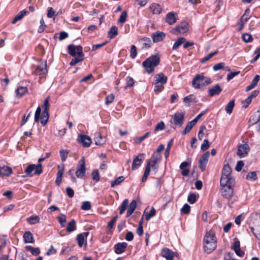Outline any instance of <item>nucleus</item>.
I'll list each match as a JSON object with an SVG mask.
<instances>
[{
    "instance_id": "nucleus-1",
    "label": "nucleus",
    "mask_w": 260,
    "mask_h": 260,
    "mask_svg": "<svg viewBox=\"0 0 260 260\" xmlns=\"http://www.w3.org/2000/svg\"><path fill=\"white\" fill-rule=\"evenodd\" d=\"M49 96L46 98L44 101L42 105L43 108V112L42 115L41 116V108L40 106H38L36 109L35 114V122H38L40 119V122L43 126H45L49 119Z\"/></svg>"
},
{
    "instance_id": "nucleus-2",
    "label": "nucleus",
    "mask_w": 260,
    "mask_h": 260,
    "mask_svg": "<svg viewBox=\"0 0 260 260\" xmlns=\"http://www.w3.org/2000/svg\"><path fill=\"white\" fill-rule=\"evenodd\" d=\"M217 247V240L215 235L210 232H206L203 241V248L204 251L207 253H210L214 250Z\"/></svg>"
},
{
    "instance_id": "nucleus-3",
    "label": "nucleus",
    "mask_w": 260,
    "mask_h": 260,
    "mask_svg": "<svg viewBox=\"0 0 260 260\" xmlns=\"http://www.w3.org/2000/svg\"><path fill=\"white\" fill-rule=\"evenodd\" d=\"M160 58L158 55H154L147 58L142 63L146 72L150 74L153 73L155 68L159 64Z\"/></svg>"
},
{
    "instance_id": "nucleus-4",
    "label": "nucleus",
    "mask_w": 260,
    "mask_h": 260,
    "mask_svg": "<svg viewBox=\"0 0 260 260\" xmlns=\"http://www.w3.org/2000/svg\"><path fill=\"white\" fill-rule=\"evenodd\" d=\"M212 83L210 78L205 77L204 74L196 75L192 81V85L195 89H200Z\"/></svg>"
},
{
    "instance_id": "nucleus-5",
    "label": "nucleus",
    "mask_w": 260,
    "mask_h": 260,
    "mask_svg": "<svg viewBox=\"0 0 260 260\" xmlns=\"http://www.w3.org/2000/svg\"><path fill=\"white\" fill-rule=\"evenodd\" d=\"M232 169L228 164L224 165L222 175L220 178V183L225 184L227 182L230 181H235V179L231 175Z\"/></svg>"
},
{
    "instance_id": "nucleus-6",
    "label": "nucleus",
    "mask_w": 260,
    "mask_h": 260,
    "mask_svg": "<svg viewBox=\"0 0 260 260\" xmlns=\"http://www.w3.org/2000/svg\"><path fill=\"white\" fill-rule=\"evenodd\" d=\"M235 181H230L227 182L225 184H220L222 186L221 189L222 196L225 199L231 198L233 194Z\"/></svg>"
},
{
    "instance_id": "nucleus-7",
    "label": "nucleus",
    "mask_w": 260,
    "mask_h": 260,
    "mask_svg": "<svg viewBox=\"0 0 260 260\" xmlns=\"http://www.w3.org/2000/svg\"><path fill=\"white\" fill-rule=\"evenodd\" d=\"M160 160L161 158L151 156L150 159L147 161L145 168L148 167L149 172H150L151 169L153 173L155 174L158 171Z\"/></svg>"
},
{
    "instance_id": "nucleus-8",
    "label": "nucleus",
    "mask_w": 260,
    "mask_h": 260,
    "mask_svg": "<svg viewBox=\"0 0 260 260\" xmlns=\"http://www.w3.org/2000/svg\"><path fill=\"white\" fill-rule=\"evenodd\" d=\"M185 115V112H176L172 116V119L170 120L171 124L181 127L184 123Z\"/></svg>"
},
{
    "instance_id": "nucleus-9",
    "label": "nucleus",
    "mask_w": 260,
    "mask_h": 260,
    "mask_svg": "<svg viewBox=\"0 0 260 260\" xmlns=\"http://www.w3.org/2000/svg\"><path fill=\"white\" fill-rule=\"evenodd\" d=\"M85 160L84 157H82V158L78 161L77 171L75 173L76 176L79 178H82L85 175L86 168L85 166Z\"/></svg>"
},
{
    "instance_id": "nucleus-10",
    "label": "nucleus",
    "mask_w": 260,
    "mask_h": 260,
    "mask_svg": "<svg viewBox=\"0 0 260 260\" xmlns=\"http://www.w3.org/2000/svg\"><path fill=\"white\" fill-rule=\"evenodd\" d=\"M34 74L39 76L40 78H45L47 74L46 61L38 66L34 72Z\"/></svg>"
},
{
    "instance_id": "nucleus-11",
    "label": "nucleus",
    "mask_w": 260,
    "mask_h": 260,
    "mask_svg": "<svg viewBox=\"0 0 260 260\" xmlns=\"http://www.w3.org/2000/svg\"><path fill=\"white\" fill-rule=\"evenodd\" d=\"M68 53L72 56L83 54L82 47L80 45L75 46L73 44H70L68 47Z\"/></svg>"
},
{
    "instance_id": "nucleus-12",
    "label": "nucleus",
    "mask_w": 260,
    "mask_h": 260,
    "mask_svg": "<svg viewBox=\"0 0 260 260\" xmlns=\"http://www.w3.org/2000/svg\"><path fill=\"white\" fill-rule=\"evenodd\" d=\"M249 150L250 147L249 145L247 143H245L239 146L237 154L240 158L245 157L247 155Z\"/></svg>"
},
{
    "instance_id": "nucleus-13",
    "label": "nucleus",
    "mask_w": 260,
    "mask_h": 260,
    "mask_svg": "<svg viewBox=\"0 0 260 260\" xmlns=\"http://www.w3.org/2000/svg\"><path fill=\"white\" fill-rule=\"evenodd\" d=\"M188 30V24L186 22H182L174 28L171 32L173 34H184Z\"/></svg>"
},
{
    "instance_id": "nucleus-14",
    "label": "nucleus",
    "mask_w": 260,
    "mask_h": 260,
    "mask_svg": "<svg viewBox=\"0 0 260 260\" xmlns=\"http://www.w3.org/2000/svg\"><path fill=\"white\" fill-rule=\"evenodd\" d=\"M144 154L141 153L138 156L134 157L132 169L133 170H136L138 169L142 164L144 160Z\"/></svg>"
},
{
    "instance_id": "nucleus-15",
    "label": "nucleus",
    "mask_w": 260,
    "mask_h": 260,
    "mask_svg": "<svg viewBox=\"0 0 260 260\" xmlns=\"http://www.w3.org/2000/svg\"><path fill=\"white\" fill-rule=\"evenodd\" d=\"M209 156L210 153L209 151H207L204 153L199 159V168L202 172L206 170Z\"/></svg>"
},
{
    "instance_id": "nucleus-16",
    "label": "nucleus",
    "mask_w": 260,
    "mask_h": 260,
    "mask_svg": "<svg viewBox=\"0 0 260 260\" xmlns=\"http://www.w3.org/2000/svg\"><path fill=\"white\" fill-rule=\"evenodd\" d=\"M78 140L84 147H89L92 142L91 138L85 135H79Z\"/></svg>"
},
{
    "instance_id": "nucleus-17",
    "label": "nucleus",
    "mask_w": 260,
    "mask_h": 260,
    "mask_svg": "<svg viewBox=\"0 0 260 260\" xmlns=\"http://www.w3.org/2000/svg\"><path fill=\"white\" fill-rule=\"evenodd\" d=\"M178 20V15L174 12H170L166 16V21L169 25H173Z\"/></svg>"
},
{
    "instance_id": "nucleus-18",
    "label": "nucleus",
    "mask_w": 260,
    "mask_h": 260,
    "mask_svg": "<svg viewBox=\"0 0 260 260\" xmlns=\"http://www.w3.org/2000/svg\"><path fill=\"white\" fill-rule=\"evenodd\" d=\"M166 34L162 31H157L152 33L151 38L153 43H158L164 40Z\"/></svg>"
},
{
    "instance_id": "nucleus-19",
    "label": "nucleus",
    "mask_w": 260,
    "mask_h": 260,
    "mask_svg": "<svg viewBox=\"0 0 260 260\" xmlns=\"http://www.w3.org/2000/svg\"><path fill=\"white\" fill-rule=\"evenodd\" d=\"M175 252L168 248H164L161 251V255L167 260H173L175 256Z\"/></svg>"
},
{
    "instance_id": "nucleus-20",
    "label": "nucleus",
    "mask_w": 260,
    "mask_h": 260,
    "mask_svg": "<svg viewBox=\"0 0 260 260\" xmlns=\"http://www.w3.org/2000/svg\"><path fill=\"white\" fill-rule=\"evenodd\" d=\"M127 247L126 242L118 243L114 245V251L117 254H120L125 251Z\"/></svg>"
},
{
    "instance_id": "nucleus-21",
    "label": "nucleus",
    "mask_w": 260,
    "mask_h": 260,
    "mask_svg": "<svg viewBox=\"0 0 260 260\" xmlns=\"http://www.w3.org/2000/svg\"><path fill=\"white\" fill-rule=\"evenodd\" d=\"M222 90V88L219 84H216L208 90V94L210 96H213L216 95H219Z\"/></svg>"
},
{
    "instance_id": "nucleus-22",
    "label": "nucleus",
    "mask_w": 260,
    "mask_h": 260,
    "mask_svg": "<svg viewBox=\"0 0 260 260\" xmlns=\"http://www.w3.org/2000/svg\"><path fill=\"white\" fill-rule=\"evenodd\" d=\"M154 84L160 83L161 84H165L167 82L168 78L165 76L162 73L156 74L154 78Z\"/></svg>"
},
{
    "instance_id": "nucleus-23",
    "label": "nucleus",
    "mask_w": 260,
    "mask_h": 260,
    "mask_svg": "<svg viewBox=\"0 0 260 260\" xmlns=\"http://www.w3.org/2000/svg\"><path fill=\"white\" fill-rule=\"evenodd\" d=\"M150 11L154 15L160 14L162 12L161 6L157 3H152L149 8Z\"/></svg>"
},
{
    "instance_id": "nucleus-24",
    "label": "nucleus",
    "mask_w": 260,
    "mask_h": 260,
    "mask_svg": "<svg viewBox=\"0 0 260 260\" xmlns=\"http://www.w3.org/2000/svg\"><path fill=\"white\" fill-rule=\"evenodd\" d=\"M12 173V169L9 167L4 166L0 168V176L2 177L9 176Z\"/></svg>"
},
{
    "instance_id": "nucleus-25",
    "label": "nucleus",
    "mask_w": 260,
    "mask_h": 260,
    "mask_svg": "<svg viewBox=\"0 0 260 260\" xmlns=\"http://www.w3.org/2000/svg\"><path fill=\"white\" fill-rule=\"evenodd\" d=\"M25 243H34L35 242L33 235L30 231H26L23 236Z\"/></svg>"
},
{
    "instance_id": "nucleus-26",
    "label": "nucleus",
    "mask_w": 260,
    "mask_h": 260,
    "mask_svg": "<svg viewBox=\"0 0 260 260\" xmlns=\"http://www.w3.org/2000/svg\"><path fill=\"white\" fill-rule=\"evenodd\" d=\"M64 165H63L61 167L58 166V170L57 173V177L55 180V183L57 185H60L62 181V177L63 174Z\"/></svg>"
},
{
    "instance_id": "nucleus-27",
    "label": "nucleus",
    "mask_w": 260,
    "mask_h": 260,
    "mask_svg": "<svg viewBox=\"0 0 260 260\" xmlns=\"http://www.w3.org/2000/svg\"><path fill=\"white\" fill-rule=\"evenodd\" d=\"M137 207V202L133 200L129 204L126 212V217H129L134 212Z\"/></svg>"
},
{
    "instance_id": "nucleus-28",
    "label": "nucleus",
    "mask_w": 260,
    "mask_h": 260,
    "mask_svg": "<svg viewBox=\"0 0 260 260\" xmlns=\"http://www.w3.org/2000/svg\"><path fill=\"white\" fill-rule=\"evenodd\" d=\"M189 166V164L187 161L182 162L180 165V169L182 170L181 174L183 176H187L189 172V169L187 167Z\"/></svg>"
},
{
    "instance_id": "nucleus-29",
    "label": "nucleus",
    "mask_w": 260,
    "mask_h": 260,
    "mask_svg": "<svg viewBox=\"0 0 260 260\" xmlns=\"http://www.w3.org/2000/svg\"><path fill=\"white\" fill-rule=\"evenodd\" d=\"M250 10L249 8L246 9L244 14L241 17V25L243 26L249 19Z\"/></svg>"
},
{
    "instance_id": "nucleus-30",
    "label": "nucleus",
    "mask_w": 260,
    "mask_h": 260,
    "mask_svg": "<svg viewBox=\"0 0 260 260\" xmlns=\"http://www.w3.org/2000/svg\"><path fill=\"white\" fill-rule=\"evenodd\" d=\"M89 235V232H84L82 234H78L77 236L76 240L78 242V245L80 247H82L84 242V236L87 237Z\"/></svg>"
},
{
    "instance_id": "nucleus-31",
    "label": "nucleus",
    "mask_w": 260,
    "mask_h": 260,
    "mask_svg": "<svg viewBox=\"0 0 260 260\" xmlns=\"http://www.w3.org/2000/svg\"><path fill=\"white\" fill-rule=\"evenodd\" d=\"M25 249L27 251H29L34 255H38L40 253V250L39 247H34L31 246H26Z\"/></svg>"
},
{
    "instance_id": "nucleus-32",
    "label": "nucleus",
    "mask_w": 260,
    "mask_h": 260,
    "mask_svg": "<svg viewBox=\"0 0 260 260\" xmlns=\"http://www.w3.org/2000/svg\"><path fill=\"white\" fill-rule=\"evenodd\" d=\"M35 164H30L28 165L27 168H26L25 170V173L26 174V176L27 177H32L35 174H34V169L35 168ZM24 177H25V176H23Z\"/></svg>"
},
{
    "instance_id": "nucleus-33",
    "label": "nucleus",
    "mask_w": 260,
    "mask_h": 260,
    "mask_svg": "<svg viewBox=\"0 0 260 260\" xmlns=\"http://www.w3.org/2000/svg\"><path fill=\"white\" fill-rule=\"evenodd\" d=\"M27 13H28V12L25 10H23L19 12L13 19L12 23H16L18 21L21 20L25 15H26Z\"/></svg>"
},
{
    "instance_id": "nucleus-34",
    "label": "nucleus",
    "mask_w": 260,
    "mask_h": 260,
    "mask_svg": "<svg viewBox=\"0 0 260 260\" xmlns=\"http://www.w3.org/2000/svg\"><path fill=\"white\" fill-rule=\"evenodd\" d=\"M28 90L26 87L24 86H19L16 90V93L18 97H22L27 92Z\"/></svg>"
},
{
    "instance_id": "nucleus-35",
    "label": "nucleus",
    "mask_w": 260,
    "mask_h": 260,
    "mask_svg": "<svg viewBox=\"0 0 260 260\" xmlns=\"http://www.w3.org/2000/svg\"><path fill=\"white\" fill-rule=\"evenodd\" d=\"M77 55V57H75L74 58L72 59L71 62H70V65L71 66H74L77 63L81 62L84 60V55L83 54Z\"/></svg>"
},
{
    "instance_id": "nucleus-36",
    "label": "nucleus",
    "mask_w": 260,
    "mask_h": 260,
    "mask_svg": "<svg viewBox=\"0 0 260 260\" xmlns=\"http://www.w3.org/2000/svg\"><path fill=\"white\" fill-rule=\"evenodd\" d=\"M76 230V224L75 220L72 219L68 223L67 227V231L68 233L72 232Z\"/></svg>"
},
{
    "instance_id": "nucleus-37",
    "label": "nucleus",
    "mask_w": 260,
    "mask_h": 260,
    "mask_svg": "<svg viewBox=\"0 0 260 260\" xmlns=\"http://www.w3.org/2000/svg\"><path fill=\"white\" fill-rule=\"evenodd\" d=\"M234 106H235V100H233L230 101L228 103V104L226 105V106H225V110L226 112L229 114H231L233 112V110L234 107Z\"/></svg>"
},
{
    "instance_id": "nucleus-38",
    "label": "nucleus",
    "mask_w": 260,
    "mask_h": 260,
    "mask_svg": "<svg viewBox=\"0 0 260 260\" xmlns=\"http://www.w3.org/2000/svg\"><path fill=\"white\" fill-rule=\"evenodd\" d=\"M164 148L165 146L163 144H160L158 146L156 151L153 152L152 156L161 159L162 156L161 154H160V152L162 151Z\"/></svg>"
},
{
    "instance_id": "nucleus-39",
    "label": "nucleus",
    "mask_w": 260,
    "mask_h": 260,
    "mask_svg": "<svg viewBox=\"0 0 260 260\" xmlns=\"http://www.w3.org/2000/svg\"><path fill=\"white\" fill-rule=\"evenodd\" d=\"M118 34V27L112 26L108 31V36L110 39L114 38Z\"/></svg>"
},
{
    "instance_id": "nucleus-40",
    "label": "nucleus",
    "mask_w": 260,
    "mask_h": 260,
    "mask_svg": "<svg viewBox=\"0 0 260 260\" xmlns=\"http://www.w3.org/2000/svg\"><path fill=\"white\" fill-rule=\"evenodd\" d=\"M143 48L148 49L151 47V41L149 38L144 37L142 39Z\"/></svg>"
},
{
    "instance_id": "nucleus-41",
    "label": "nucleus",
    "mask_w": 260,
    "mask_h": 260,
    "mask_svg": "<svg viewBox=\"0 0 260 260\" xmlns=\"http://www.w3.org/2000/svg\"><path fill=\"white\" fill-rule=\"evenodd\" d=\"M185 41V39L183 37L179 38L174 43L173 46V50H176Z\"/></svg>"
},
{
    "instance_id": "nucleus-42",
    "label": "nucleus",
    "mask_w": 260,
    "mask_h": 260,
    "mask_svg": "<svg viewBox=\"0 0 260 260\" xmlns=\"http://www.w3.org/2000/svg\"><path fill=\"white\" fill-rule=\"evenodd\" d=\"M28 222L30 224H34L36 223H39L40 221V218L38 216H31L27 219Z\"/></svg>"
},
{
    "instance_id": "nucleus-43",
    "label": "nucleus",
    "mask_w": 260,
    "mask_h": 260,
    "mask_svg": "<svg viewBox=\"0 0 260 260\" xmlns=\"http://www.w3.org/2000/svg\"><path fill=\"white\" fill-rule=\"evenodd\" d=\"M43 172L42 165L41 164L39 163L36 165L34 169V174L36 175H40Z\"/></svg>"
},
{
    "instance_id": "nucleus-44",
    "label": "nucleus",
    "mask_w": 260,
    "mask_h": 260,
    "mask_svg": "<svg viewBox=\"0 0 260 260\" xmlns=\"http://www.w3.org/2000/svg\"><path fill=\"white\" fill-rule=\"evenodd\" d=\"M124 180V177L122 176H119L114 180L112 181L111 183V187H114L115 185L120 184Z\"/></svg>"
},
{
    "instance_id": "nucleus-45",
    "label": "nucleus",
    "mask_w": 260,
    "mask_h": 260,
    "mask_svg": "<svg viewBox=\"0 0 260 260\" xmlns=\"http://www.w3.org/2000/svg\"><path fill=\"white\" fill-rule=\"evenodd\" d=\"M69 153V150L61 149L59 151V154L60 155L61 159L62 162H64L66 160L68 155Z\"/></svg>"
},
{
    "instance_id": "nucleus-46",
    "label": "nucleus",
    "mask_w": 260,
    "mask_h": 260,
    "mask_svg": "<svg viewBox=\"0 0 260 260\" xmlns=\"http://www.w3.org/2000/svg\"><path fill=\"white\" fill-rule=\"evenodd\" d=\"M155 209L153 207H152L150 212L144 215L146 220H149L152 217L154 216L155 215Z\"/></svg>"
},
{
    "instance_id": "nucleus-47",
    "label": "nucleus",
    "mask_w": 260,
    "mask_h": 260,
    "mask_svg": "<svg viewBox=\"0 0 260 260\" xmlns=\"http://www.w3.org/2000/svg\"><path fill=\"white\" fill-rule=\"evenodd\" d=\"M173 140L171 139L167 144V146L165 150V154H164L165 157L166 158H167L169 156L170 149L173 144Z\"/></svg>"
},
{
    "instance_id": "nucleus-48",
    "label": "nucleus",
    "mask_w": 260,
    "mask_h": 260,
    "mask_svg": "<svg viewBox=\"0 0 260 260\" xmlns=\"http://www.w3.org/2000/svg\"><path fill=\"white\" fill-rule=\"evenodd\" d=\"M128 202V199H125L123 201L122 204L121 205V206L119 208V210H120L119 214H122L124 213L126 207H127Z\"/></svg>"
},
{
    "instance_id": "nucleus-49",
    "label": "nucleus",
    "mask_w": 260,
    "mask_h": 260,
    "mask_svg": "<svg viewBox=\"0 0 260 260\" xmlns=\"http://www.w3.org/2000/svg\"><path fill=\"white\" fill-rule=\"evenodd\" d=\"M57 219L61 227L64 226L67 222L66 216L64 214H61L57 217Z\"/></svg>"
},
{
    "instance_id": "nucleus-50",
    "label": "nucleus",
    "mask_w": 260,
    "mask_h": 260,
    "mask_svg": "<svg viewBox=\"0 0 260 260\" xmlns=\"http://www.w3.org/2000/svg\"><path fill=\"white\" fill-rule=\"evenodd\" d=\"M194 125L191 121L188 122L185 127V129L182 131V134L184 135L189 133Z\"/></svg>"
},
{
    "instance_id": "nucleus-51",
    "label": "nucleus",
    "mask_w": 260,
    "mask_h": 260,
    "mask_svg": "<svg viewBox=\"0 0 260 260\" xmlns=\"http://www.w3.org/2000/svg\"><path fill=\"white\" fill-rule=\"evenodd\" d=\"M95 143L97 145H102L105 143L104 139L102 138L101 134L98 133L97 136L95 138Z\"/></svg>"
},
{
    "instance_id": "nucleus-52",
    "label": "nucleus",
    "mask_w": 260,
    "mask_h": 260,
    "mask_svg": "<svg viewBox=\"0 0 260 260\" xmlns=\"http://www.w3.org/2000/svg\"><path fill=\"white\" fill-rule=\"evenodd\" d=\"M127 17V13L126 11H123L119 18L118 22L121 23H124L126 20Z\"/></svg>"
},
{
    "instance_id": "nucleus-53",
    "label": "nucleus",
    "mask_w": 260,
    "mask_h": 260,
    "mask_svg": "<svg viewBox=\"0 0 260 260\" xmlns=\"http://www.w3.org/2000/svg\"><path fill=\"white\" fill-rule=\"evenodd\" d=\"M218 53V51H215L214 52H211L208 54L204 58L202 59L201 62L202 63H205L207 61L209 60L210 58H211L214 55L217 54Z\"/></svg>"
},
{
    "instance_id": "nucleus-54",
    "label": "nucleus",
    "mask_w": 260,
    "mask_h": 260,
    "mask_svg": "<svg viewBox=\"0 0 260 260\" xmlns=\"http://www.w3.org/2000/svg\"><path fill=\"white\" fill-rule=\"evenodd\" d=\"M137 48L135 45H132L130 50V56L132 58L135 59L137 56Z\"/></svg>"
},
{
    "instance_id": "nucleus-55",
    "label": "nucleus",
    "mask_w": 260,
    "mask_h": 260,
    "mask_svg": "<svg viewBox=\"0 0 260 260\" xmlns=\"http://www.w3.org/2000/svg\"><path fill=\"white\" fill-rule=\"evenodd\" d=\"M165 128V125L164 122L162 121H161L160 122L157 123L155 127L154 131L155 132H158L159 131L164 130Z\"/></svg>"
},
{
    "instance_id": "nucleus-56",
    "label": "nucleus",
    "mask_w": 260,
    "mask_h": 260,
    "mask_svg": "<svg viewBox=\"0 0 260 260\" xmlns=\"http://www.w3.org/2000/svg\"><path fill=\"white\" fill-rule=\"evenodd\" d=\"M142 220H143V218H142L141 221H140L139 225L136 230L137 234L140 236H142L143 234Z\"/></svg>"
},
{
    "instance_id": "nucleus-57",
    "label": "nucleus",
    "mask_w": 260,
    "mask_h": 260,
    "mask_svg": "<svg viewBox=\"0 0 260 260\" xmlns=\"http://www.w3.org/2000/svg\"><path fill=\"white\" fill-rule=\"evenodd\" d=\"M196 200L197 196L195 193H191L188 196L187 201L190 204H194Z\"/></svg>"
},
{
    "instance_id": "nucleus-58",
    "label": "nucleus",
    "mask_w": 260,
    "mask_h": 260,
    "mask_svg": "<svg viewBox=\"0 0 260 260\" xmlns=\"http://www.w3.org/2000/svg\"><path fill=\"white\" fill-rule=\"evenodd\" d=\"M247 179L251 180H255L257 179L256 174L255 172H251L247 174L246 176Z\"/></svg>"
},
{
    "instance_id": "nucleus-59",
    "label": "nucleus",
    "mask_w": 260,
    "mask_h": 260,
    "mask_svg": "<svg viewBox=\"0 0 260 260\" xmlns=\"http://www.w3.org/2000/svg\"><path fill=\"white\" fill-rule=\"evenodd\" d=\"M243 40L246 43L250 42L252 40V36L249 34H244L242 35Z\"/></svg>"
},
{
    "instance_id": "nucleus-60",
    "label": "nucleus",
    "mask_w": 260,
    "mask_h": 260,
    "mask_svg": "<svg viewBox=\"0 0 260 260\" xmlns=\"http://www.w3.org/2000/svg\"><path fill=\"white\" fill-rule=\"evenodd\" d=\"M91 205L89 202L85 201L82 203L81 209L83 210H89L91 209Z\"/></svg>"
},
{
    "instance_id": "nucleus-61",
    "label": "nucleus",
    "mask_w": 260,
    "mask_h": 260,
    "mask_svg": "<svg viewBox=\"0 0 260 260\" xmlns=\"http://www.w3.org/2000/svg\"><path fill=\"white\" fill-rule=\"evenodd\" d=\"M117 218L118 216H115L111 219V220L110 222H109L108 224V229L109 230H111L113 228V225L116 223L117 220Z\"/></svg>"
},
{
    "instance_id": "nucleus-62",
    "label": "nucleus",
    "mask_w": 260,
    "mask_h": 260,
    "mask_svg": "<svg viewBox=\"0 0 260 260\" xmlns=\"http://www.w3.org/2000/svg\"><path fill=\"white\" fill-rule=\"evenodd\" d=\"M209 146L210 145L208 140L207 139H205L204 140L203 143L201 145V148L203 151H206L208 149Z\"/></svg>"
},
{
    "instance_id": "nucleus-63",
    "label": "nucleus",
    "mask_w": 260,
    "mask_h": 260,
    "mask_svg": "<svg viewBox=\"0 0 260 260\" xmlns=\"http://www.w3.org/2000/svg\"><path fill=\"white\" fill-rule=\"evenodd\" d=\"M257 116L256 118V120H254L255 124H256V129L257 131H260V112L259 111H257Z\"/></svg>"
},
{
    "instance_id": "nucleus-64",
    "label": "nucleus",
    "mask_w": 260,
    "mask_h": 260,
    "mask_svg": "<svg viewBox=\"0 0 260 260\" xmlns=\"http://www.w3.org/2000/svg\"><path fill=\"white\" fill-rule=\"evenodd\" d=\"M255 56L251 60V63L255 62L260 57V47L254 52Z\"/></svg>"
}]
</instances>
